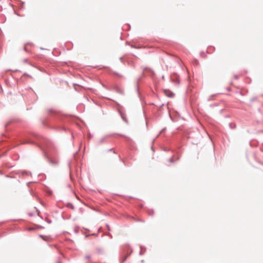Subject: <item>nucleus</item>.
I'll use <instances>...</instances> for the list:
<instances>
[{
    "label": "nucleus",
    "instance_id": "nucleus-1",
    "mask_svg": "<svg viewBox=\"0 0 263 263\" xmlns=\"http://www.w3.org/2000/svg\"><path fill=\"white\" fill-rule=\"evenodd\" d=\"M50 117L42 121V124L46 127L58 130H67L65 124L69 122V117L61 112L50 109L49 110Z\"/></svg>",
    "mask_w": 263,
    "mask_h": 263
},
{
    "label": "nucleus",
    "instance_id": "nucleus-2",
    "mask_svg": "<svg viewBox=\"0 0 263 263\" xmlns=\"http://www.w3.org/2000/svg\"><path fill=\"white\" fill-rule=\"evenodd\" d=\"M32 138H33L40 142L41 145H40V147L44 146L47 149L46 151H45L44 153L45 157L47 159L49 163L53 165L57 164L58 162L57 161L52 160L48 154L49 149L52 146V142L50 140L37 134L32 133L30 134V137L28 136L25 138L24 140V143L36 144L35 142L32 139Z\"/></svg>",
    "mask_w": 263,
    "mask_h": 263
},
{
    "label": "nucleus",
    "instance_id": "nucleus-3",
    "mask_svg": "<svg viewBox=\"0 0 263 263\" xmlns=\"http://www.w3.org/2000/svg\"><path fill=\"white\" fill-rule=\"evenodd\" d=\"M171 79L172 82L176 83L177 84H179L180 83V81L179 80V76L176 73H174L171 76Z\"/></svg>",
    "mask_w": 263,
    "mask_h": 263
},
{
    "label": "nucleus",
    "instance_id": "nucleus-4",
    "mask_svg": "<svg viewBox=\"0 0 263 263\" xmlns=\"http://www.w3.org/2000/svg\"><path fill=\"white\" fill-rule=\"evenodd\" d=\"M132 251L128 253H127L126 255H122L120 257V263H123L126 261L127 257L131 254Z\"/></svg>",
    "mask_w": 263,
    "mask_h": 263
},
{
    "label": "nucleus",
    "instance_id": "nucleus-5",
    "mask_svg": "<svg viewBox=\"0 0 263 263\" xmlns=\"http://www.w3.org/2000/svg\"><path fill=\"white\" fill-rule=\"evenodd\" d=\"M149 72L151 73L152 74L154 73V71L148 67H145L143 68V71L142 74V77H144L145 76L144 72Z\"/></svg>",
    "mask_w": 263,
    "mask_h": 263
},
{
    "label": "nucleus",
    "instance_id": "nucleus-6",
    "mask_svg": "<svg viewBox=\"0 0 263 263\" xmlns=\"http://www.w3.org/2000/svg\"><path fill=\"white\" fill-rule=\"evenodd\" d=\"M114 90L118 93L121 95H124V93L123 90L120 89L119 87L116 86L114 87Z\"/></svg>",
    "mask_w": 263,
    "mask_h": 263
},
{
    "label": "nucleus",
    "instance_id": "nucleus-7",
    "mask_svg": "<svg viewBox=\"0 0 263 263\" xmlns=\"http://www.w3.org/2000/svg\"><path fill=\"white\" fill-rule=\"evenodd\" d=\"M119 114H120L121 118L122 119V120L125 123H128V120H127V118L125 117V116H124V115L120 110L119 111Z\"/></svg>",
    "mask_w": 263,
    "mask_h": 263
},
{
    "label": "nucleus",
    "instance_id": "nucleus-8",
    "mask_svg": "<svg viewBox=\"0 0 263 263\" xmlns=\"http://www.w3.org/2000/svg\"><path fill=\"white\" fill-rule=\"evenodd\" d=\"M215 50V48L213 46H209L208 47L206 52L208 53H212Z\"/></svg>",
    "mask_w": 263,
    "mask_h": 263
},
{
    "label": "nucleus",
    "instance_id": "nucleus-9",
    "mask_svg": "<svg viewBox=\"0 0 263 263\" xmlns=\"http://www.w3.org/2000/svg\"><path fill=\"white\" fill-rule=\"evenodd\" d=\"M179 156H178L175 160L174 159V156H172V157H171L169 159H168V162H170V163H173L174 162H175V161H177L179 159Z\"/></svg>",
    "mask_w": 263,
    "mask_h": 263
},
{
    "label": "nucleus",
    "instance_id": "nucleus-10",
    "mask_svg": "<svg viewBox=\"0 0 263 263\" xmlns=\"http://www.w3.org/2000/svg\"><path fill=\"white\" fill-rule=\"evenodd\" d=\"M108 135H106V136H105L104 137H102L99 141V144H102V143H103L105 142V140L107 138V137H108Z\"/></svg>",
    "mask_w": 263,
    "mask_h": 263
},
{
    "label": "nucleus",
    "instance_id": "nucleus-11",
    "mask_svg": "<svg viewBox=\"0 0 263 263\" xmlns=\"http://www.w3.org/2000/svg\"><path fill=\"white\" fill-rule=\"evenodd\" d=\"M141 251L139 252V255H142L144 254V251L146 250V248L143 246H140Z\"/></svg>",
    "mask_w": 263,
    "mask_h": 263
},
{
    "label": "nucleus",
    "instance_id": "nucleus-12",
    "mask_svg": "<svg viewBox=\"0 0 263 263\" xmlns=\"http://www.w3.org/2000/svg\"><path fill=\"white\" fill-rule=\"evenodd\" d=\"M13 122L12 120H10L5 124V128L6 130H8L9 126Z\"/></svg>",
    "mask_w": 263,
    "mask_h": 263
},
{
    "label": "nucleus",
    "instance_id": "nucleus-13",
    "mask_svg": "<svg viewBox=\"0 0 263 263\" xmlns=\"http://www.w3.org/2000/svg\"><path fill=\"white\" fill-rule=\"evenodd\" d=\"M229 126L230 128L231 129H234L236 128V125H235V124H234L233 123H230L229 124Z\"/></svg>",
    "mask_w": 263,
    "mask_h": 263
},
{
    "label": "nucleus",
    "instance_id": "nucleus-14",
    "mask_svg": "<svg viewBox=\"0 0 263 263\" xmlns=\"http://www.w3.org/2000/svg\"><path fill=\"white\" fill-rule=\"evenodd\" d=\"M67 206L68 207V208H71V209L73 210L74 209V207L73 206V205L70 203V202H68L67 203Z\"/></svg>",
    "mask_w": 263,
    "mask_h": 263
},
{
    "label": "nucleus",
    "instance_id": "nucleus-15",
    "mask_svg": "<svg viewBox=\"0 0 263 263\" xmlns=\"http://www.w3.org/2000/svg\"><path fill=\"white\" fill-rule=\"evenodd\" d=\"M166 95L168 97H173L174 96V94L173 92L172 91H169V93L168 94H166Z\"/></svg>",
    "mask_w": 263,
    "mask_h": 263
},
{
    "label": "nucleus",
    "instance_id": "nucleus-16",
    "mask_svg": "<svg viewBox=\"0 0 263 263\" xmlns=\"http://www.w3.org/2000/svg\"><path fill=\"white\" fill-rule=\"evenodd\" d=\"M97 251L98 253H101L102 252V249L101 248H97Z\"/></svg>",
    "mask_w": 263,
    "mask_h": 263
},
{
    "label": "nucleus",
    "instance_id": "nucleus-17",
    "mask_svg": "<svg viewBox=\"0 0 263 263\" xmlns=\"http://www.w3.org/2000/svg\"><path fill=\"white\" fill-rule=\"evenodd\" d=\"M154 211L152 210L151 211H150V212L148 213V215H149V216H153V214H154Z\"/></svg>",
    "mask_w": 263,
    "mask_h": 263
},
{
    "label": "nucleus",
    "instance_id": "nucleus-18",
    "mask_svg": "<svg viewBox=\"0 0 263 263\" xmlns=\"http://www.w3.org/2000/svg\"><path fill=\"white\" fill-rule=\"evenodd\" d=\"M114 74L116 76H119V77H122L121 75H120L119 73H118V72H114Z\"/></svg>",
    "mask_w": 263,
    "mask_h": 263
},
{
    "label": "nucleus",
    "instance_id": "nucleus-19",
    "mask_svg": "<svg viewBox=\"0 0 263 263\" xmlns=\"http://www.w3.org/2000/svg\"><path fill=\"white\" fill-rule=\"evenodd\" d=\"M46 221L48 223H51V220L48 219L47 218H46Z\"/></svg>",
    "mask_w": 263,
    "mask_h": 263
},
{
    "label": "nucleus",
    "instance_id": "nucleus-20",
    "mask_svg": "<svg viewBox=\"0 0 263 263\" xmlns=\"http://www.w3.org/2000/svg\"><path fill=\"white\" fill-rule=\"evenodd\" d=\"M140 79H141V78H139L137 82V90H138V89H139V87L138 86V82L140 81Z\"/></svg>",
    "mask_w": 263,
    "mask_h": 263
},
{
    "label": "nucleus",
    "instance_id": "nucleus-21",
    "mask_svg": "<svg viewBox=\"0 0 263 263\" xmlns=\"http://www.w3.org/2000/svg\"><path fill=\"white\" fill-rule=\"evenodd\" d=\"M106 227H107V230H108L109 231H110V228L109 226L108 225V224L106 223Z\"/></svg>",
    "mask_w": 263,
    "mask_h": 263
},
{
    "label": "nucleus",
    "instance_id": "nucleus-22",
    "mask_svg": "<svg viewBox=\"0 0 263 263\" xmlns=\"http://www.w3.org/2000/svg\"><path fill=\"white\" fill-rule=\"evenodd\" d=\"M85 258L86 259H90L91 256H90V255H86V256L85 257Z\"/></svg>",
    "mask_w": 263,
    "mask_h": 263
},
{
    "label": "nucleus",
    "instance_id": "nucleus-23",
    "mask_svg": "<svg viewBox=\"0 0 263 263\" xmlns=\"http://www.w3.org/2000/svg\"><path fill=\"white\" fill-rule=\"evenodd\" d=\"M106 235L108 236L111 238H112V235L110 233L107 234Z\"/></svg>",
    "mask_w": 263,
    "mask_h": 263
},
{
    "label": "nucleus",
    "instance_id": "nucleus-24",
    "mask_svg": "<svg viewBox=\"0 0 263 263\" xmlns=\"http://www.w3.org/2000/svg\"><path fill=\"white\" fill-rule=\"evenodd\" d=\"M24 50H25L26 52H29L28 50L27 49L26 47V45H25L24 47Z\"/></svg>",
    "mask_w": 263,
    "mask_h": 263
},
{
    "label": "nucleus",
    "instance_id": "nucleus-25",
    "mask_svg": "<svg viewBox=\"0 0 263 263\" xmlns=\"http://www.w3.org/2000/svg\"><path fill=\"white\" fill-rule=\"evenodd\" d=\"M234 78H235V79H238L239 78V76H238V75H235V76H234Z\"/></svg>",
    "mask_w": 263,
    "mask_h": 263
},
{
    "label": "nucleus",
    "instance_id": "nucleus-26",
    "mask_svg": "<svg viewBox=\"0 0 263 263\" xmlns=\"http://www.w3.org/2000/svg\"><path fill=\"white\" fill-rule=\"evenodd\" d=\"M165 129H166L165 128H163V129L160 131V133H163L164 131H165Z\"/></svg>",
    "mask_w": 263,
    "mask_h": 263
},
{
    "label": "nucleus",
    "instance_id": "nucleus-27",
    "mask_svg": "<svg viewBox=\"0 0 263 263\" xmlns=\"http://www.w3.org/2000/svg\"><path fill=\"white\" fill-rule=\"evenodd\" d=\"M164 151H165V152H168V151H170V149H168V148H164Z\"/></svg>",
    "mask_w": 263,
    "mask_h": 263
},
{
    "label": "nucleus",
    "instance_id": "nucleus-28",
    "mask_svg": "<svg viewBox=\"0 0 263 263\" xmlns=\"http://www.w3.org/2000/svg\"><path fill=\"white\" fill-rule=\"evenodd\" d=\"M195 64L196 65H198V62L197 60H195Z\"/></svg>",
    "mask_w": 263,
    "mask_h": 263
},
{
    "label": "nucleus",
    "instance_id": "nucleus-29",
    "mask_svg": "<svg viewBox=\"0 0 263 263\" xmlns=\"http://www.w3.org/2000/svg\"><path fill=\"white\" fill-rule=\"evenodd\" d=\"M6 177H7V178H11V177H10L9 175H6Z\"/></svg>",
    "mask_w": 263,
    "mask_h": 263
},
{
    "label": "nucleus",
    "instance_id": "nucleus-30",
    "mask_svg": "<svg viewBox=\"0 0 263 263\" xmlns=\"http://www.w3.org/2000/svg\"><path fill=\"white\" fill-rule=\"evenodd\" d=\"M108 152L113 151V149L112 148H110V149H108Z\"/></svg>",
    "mask_w": 263,
    "mask_h": 263
},
{
    "label": "nucleus",
    "instance_id": "nucleus-31",
    "mask_svg": "<svg viewBox=\"0 0 263 263\" xmlns=\"http://www.w3.org/2000/svg\"><path fill=\"white\" fill-rule=\"evenodd\" d=\"M26 174L27 173V172L26 171H23L22 172V174Z\"/></svg>",
    "mask_w": 263,
    "mask_h": 263
},
{
    "label": "nucleus",
    "instance_id": "nucleus-32",
    "mask_svg": "<svg viewBox=\"0 0 263 263\" xmlns=\"http://www.w3.org/2000/svg\"><path fill=\"white\" fill-rule=\"evenodd\" d=\"M122 60H123V57H120V60L121 61H122Z\"/></svg>",
    "mask_w": 263,
    "mask_h": 263
},
{
    "label": "nucleus",
    "instance_id": "nucleus-33",
    "mask_svg": "<svg viewBox=\"0 0 263 263\" xmlns=\"http://www.w3.org/2000/svg\"><path fill=\"white\" fill-rule=\"evenodd\" d=\"M27 59H25L24 60V62H27Z\"/></svg>",
    "mask_w": 263,
    "mask_h": 263
},
{
    "label": "nucleus",
    "instance_id": "nucleus-34",
    "mask_svg": "<svg viewBox=\"0 0 263 263\" xmlns=\"http://www.w3.org/2000/svg\"><path fill=\"white\" fill-rule=\"evenodd\" d=\"M227 90L228 91H231V89L229 87L227 88Z\"/></svg>",
    "mask_w": 263,
    "mask_h": 263
},
{
    "label": "nucleus",
    "instance_id": "nucleus-35",
    "mask_svg": "<svg viewBox=\"0 0 263 263\" xmlns=\"http://www.w3.org/2000/svg\"><path fill=\"white\" fill-rule=\"evenodd\" d=\"M214 97V96H211L210 97L211 98L209 99L208 100H210L211 99H212V98H213Z\"/></svg>",
    "mask_w": 263,
    "mask_h": 263
},
{
    "label": "nucleus",
    "instance_id": "nucleus-36",
    "mask_svg": "<svg viewBox=\"0 0 263 263\" xmlns=\"http://www.w3.org/2000/svg\"><path fill=\"white\" fill-rule=\"evenodd\" d=\"M40 49H41V50H43V49H44V48H42V47H41V48H40Z\"/></svg>",
    "mask_w": 263,
    "mask_h": 263
},
{
    "label": "nucleus",
    "instance_id": "nucleus-37",
    "mask_svg": "<svg viewBox=\"0 0 263 263\" xmlns=\"http://www.w3.org/2000/svg\"><path fill=\"white\" fill-rule=\"evenodd\" d=\"M120 160H121V161H122L123 162H124L123 160L121 158H120Z\"/></svg>",
    "mask_w": 263,
    "mask_h": 263
},
{
    "label": "nucleus",
    "instance_id": "nucleus-38",
    "mask_svg": "<svg viewBox=\"0 0 263 263\" xmlns=\"http://www.w3.org/2000/svg\"><path fill=\"white\" fill-rule=\"evenodd\" d=\"M131 47H133V48H135V46H133V45H131Z\"/></svg>",
    "mask_w": 263,
    "mask_h": 263
},
{
    "label": "nucleus",
    "instance_id": "nucleus-39",
    "mask_svg": "<svg viewBox=\"0 0 263 263\" xmlns=\"http://www.w3.org/2000/svg\"><path fill=\"white\" fill-rule=\"evenodd\" d=\"M3 156V155H0V158H1Z\"/></svg>",
    "mask_w": 263,
    "mask_h": 263
},
{
    "label": "nucleus",
    "instance_id": "nucleus-40",
    "mask_svg": "<svg viewBox=\"0 0 263 263\" xmlns=\"http://www.w3.org/2000/svg\"><path fill=\"white\" fill-rule=\"evenodd\" d=\"M92 137V136H91V135H90L89 138H91Z\"/></svg>",
    "mask_w": 263,
    "mask_h": 263
},
{
    "label": "nucleus",
    "instance_id": "nucleus-41",
    "mask_svg": "<svg viewBox=\"0 0 263 263\" xmlns=\"http://www.w3.org/2000/svg\"><path fill=\"white\" fill-rule=\"evenodd\" d=\"M25 76H28V74H26V73H25L24 74Z\"/></svg>",
    "mask_w": 263,
    "mask_h": 263
},
{
    "label": "nucleus",
    "instance_id": "nucleus-42",
    "mask_svg": "<svg viewBox=\"0 0 263 263\" xmlns=\"http://www.w3.org/2000/svg\"><path fill=\"white\" fill-rule=\"evenodd\" d=\"M202 53H204L203 52H200L201 55H202Z\"/></svg>",
    "mask_w": 263,
    "mask_h": 263
},
{
    "label": "nucleus",
    "instance_id": "nucleus-43",
    "mask_svg": "<svg viewBox=\"0 0 263 263\" xmlns=\"http://www.w3.org/2000/svg\"><path fill=\"white\" fill-rule=\"evenodd\" d=\"M22 5H24V2H22Z\"/></svg>",
    "mask_w": 263,
    "mask_h": 263
},
{
    "label": "nucleus",
    "instance_id": "nucleus-44",
    "mask_svg": "<svg viewBox=\"0 0 263 263\" xmlns=\"http://www.w3.org/2000/svg\"><path fill=\"white\" fill-rule=\"evenodd\" d=\"M77 153H78V152H76V153L74 154V155H76Z\"/></svg>",
    "mask_w": 263,
    "mask_h": 263
},
{
    "label": "nucleus",
    "instance_id": "nucleus-45",
    "mask_svg": "<svg viewBox=\"0 0 263 263\" xmlns=\"http://www.w3.org/2000/svg\"><path fill=\"white\" fill-rule=\"evenodd\" d=\"M0 174H2V172L0 171Z\"/></svg>",
    "mask_w": 263,
    "mask_h": 263
}]
</instances>
